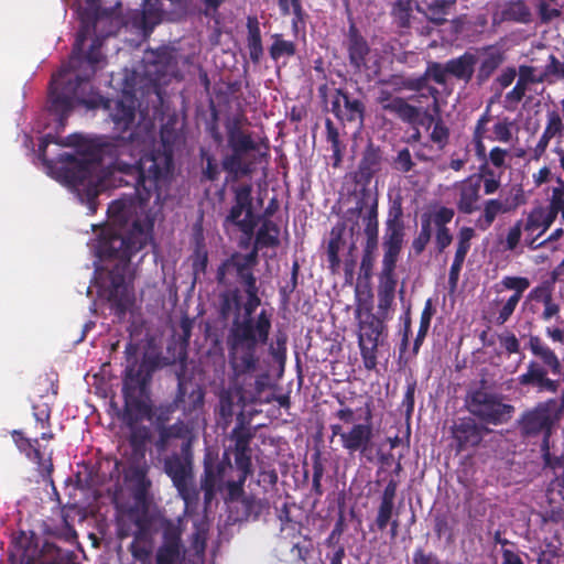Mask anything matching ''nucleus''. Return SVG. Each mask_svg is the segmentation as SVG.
Here are the masks:
<instances>
[{"label": "nucleus", "mask_w": 564, "mask_h": 564, "mask_svg": "<svg viewBox=\"0 0 564 564\" xmlns=\"http://www.w3.org/2000/svg\"><path fill=\"white\" fill-rule=\"evenodd\" d=\"M102 39L96 36L87 55L88 67L75 76L66 77V67L52 75L48 87V111L56 117L57 128L64 129L76 105L87 109L104 108L109 111L115 135L98 144L102 160L109 159V167L121 184L132 186L139 207L143 208L154 196L161 198V186L173 171L171 152L154 149L143 153L144 138L133 128L135 102L132 96L109 99L96 93L90 84L99 64L105 61L101 53Z\"/></svg>", "instance_id": "1"}, {"label": "nucleus", "mask_w": 564, "mask_h": 564, "mask_svg": "<svg viewBox=\"0 0 564 564\" xmlns=\"http://www.w3.org/2000/svg\"><path fill=\"white\" fill-rule=\"evenodd\" d=\"M153 221L132 220L131 228L108 229L98 242V254L102 260H115L108 272L109 284L102 289L113 314L122 319L134 303V294L126 283L132 256L142 250L151 239Z\"/></svg>", "instance_id": "2"}, {"label": "nucleus", "mask_w": 564, "mask_h": 564, "mask_svg": "<svg viewBox=\"0 0 564 564\" xmlns=\"http://www.w3.org/2000/svg\"><path fill=\"white\" fill-rule=\"evenodd\" d=\"M246 301L241 302V314L232 318L226 345L228 364L235 378L251 376L260 369V347L267 345L272 327L271 315L262 310L256 317V310L261 305L257 281L245 286Z\"/></svg>", "instance_id": "3"}, {"label": "nucleus", "mask_w": 564, "mask_h": 564, "mask_svg": "<svg viewBox=\"0 0 564 564\" xmlns=\"http://www.w3.org/2000/svg\"><path fill=\"white\" fill-rule=\"evenodd\" d=\"M137 349V346L132 343L127 344L124 349L127 366L122 372L123 406L120 411H124L129 419L132 411L145 412L150 410L149 400L151 399L153 373L160 367L159 356L144 354L138 360L135 357Z\"/></svg>", "instance_id": "4"}, {"label": "nucleus", "mask_w": 564, "mask_h": 564, "mask_svg": "<svg viewBox=\"0 0 564 564\" xmlns=\"http://www.w3.org/2000/svg\"><path fill=\"white\" fill-rule=\"evenodd\" d=\"M527 348L536 359L529 361L525 372L518 377V382L522 387H530L538 392L557 393L560 380L551 379L552 375L562 372V362L553 349L538 335H530Z\"/></svg>", "instance_id": "5"}, {"label": "nucleus", "mask_w": 564, "mask_h": 564, "mask_svg": "<svg viewBox=\"0 0 564 564\" xmlns=\"http://www.w3.org/2000/svg\"><path fill=\"white\" fill-rule=\"evenodd\" d=\"M10 557L17 564H78L74 551L42 540L32 531H20L13 536Z\"/></svg>", "instance_id": "6"}, {"label": "nucleus", "mask_w": 564, "mask_h": 564, "mask_svg": "<svg viewBox=\"0 0 564 564\" xmlns=\"http://www.w3.org/2000/svg\"><path fill=\"white\" fill-rule=\"evenodd\" d=\"M245 116H235L227 124L228 147L231 150L221 160V167L227 173L226 182L235 183L243 176L252 174L254 161L248 159L250 152L259 150L260 143L257 142L250 132L242 130Z\"/></svg>", "instance_id": "7"}, {"label": "nucleus", "mask_w": 564, "mask_h": 564, "mask_svg": "<svg viewBox=\"0 0 564 564\" xmlns=\"http://www.w3.org/2000/svg\"><path fill=\"white\" fill-rule=\"evenodd\" d=\"M372 310L370 300L360 301L355 308V318L358 322V345L367 370H373L377 366L379 341L387 332L386 321L389 318L373 313Z\"/></svg>", "instance_id": "8"}, {"label": "nucleus", "mask_w": 564, "mask_h": 564, "mask_svg": "<svg viewBox=\"0 0 564 564\" xmlns=\"http://www.w3.org/2000/svg\"><path fill=\"white\" fill-rule=\"evenodd\" d=\"M99 1L100 0H86L88 8L84 9L79 14L80 25L76 33L69 61L61 66L67 68L66 77L75 76V74L83 72L88 67L87 55L90 48L85 53L84 45L91 32V29H95L97 24L104 21H109L112 29L109 30L105 36H110L115 35L120 26V20L118 18L112 19L99 13Z\"/></svg>", "instance_id": "9"}, {"label": "nucleus", "mask_w": 564, "mask_h": 564, "mask_svg": "<svg viewBox=\"0 0 564 564\" xmlns=\"http://www.w3.org/2000/svg\"><path fill=\"white\" fill-rule=\"evenodd\" d=\"M466 404L474 416L492 425L509 422L516 411L514 406L503 402V395L490 388L484 379L477 388L468 392Z\"/></svg>", "instance_id": "10"}, {"label": "nucleus", "mask_w": 564, "mask_h": 564, "mask_svg": "<svg viewBox=\"0 0 564 564\" xmlns=\"http://www.w3.org/2000/svg\"><path fill=\"white\" fill-rule=\"evenodd\" d=\"M58 162L64 164L63 176L69 186L89 191L98 185L101 159L97 150L80 156L62 153L58 155Z\"/></svg>", "instance_id": "11"}, {"label": "nucleus", "mask_w": 564, "mask_h": 564, "mask_svg": "<svg viewBox=\"0 0 564 564\" xmlns=\"http://www.w3.org/2000/svg\"><path fill=\"white\" fill-rule=\"evenodd\" d=\"M557 419V403L554 399H549L524 411L518 420V425L521 435L524 437L542 435V441H550L553 426Z\"/></svg>", "instance_id": "12"}, {"label": "nucleus", "mask_w": 564, "mask_h": 564, "mask_svg": "<svg viewBox=\"0 0 564 564\" xmlns=\"http://www.w3.org/2000/svg\"><path fill=\"white\" fill-rule=\"evenodd\" d=\"M405 237V226L401 205L393 206L388 213L382 237L383 256L381 268L397 269Z\"/></svg>", "instance_id": "13"}, {"label": "nucleus", "mask_w": 564, "mask_h": 564, "mask_svg": "<svg viewBox=\"0 0 564 564\" xmlns=\"http://www.w3.org/2000/svg\"><path fill=\"white\" fill-rule=\"evenodd\" d=\"M365 202L359 200L354 208H348L341 220L337 221L329 232V240L326 248V256L328 262V269L333 274L339 272L341 260L339 258V251L346 245L345 234L347 229V225L350 223V232L351 235L355 231V228L358 226L359 218L361 216V212L364 209Z\"/></svg>", "instance_id": "14"}, {"label": "nucleus", "mask_w": 564, "mask_h": 564, "mask_svg": "<svg viewBox=\"0 0 564 564\" xmlns=\"http://www.w3.org/2000/svg\"><path fill=\"white\" fill-rule=\"evenodd\" d=\"M234 204L226 216V223L237 226L245 235L251 236L257 226L252 209V186L240 184L232 186Z\"/></svg>", "instance_id": "15"}, {"label": "nucleus", "mask_w": 564, "mask_h": 564, "mask_svg": "<svg viewBox=\"0 0 564 564\" xmlns=\"http://www.w3.org/2000/svg\"><path fill=\"white\" fill-rule=\"evenodd\" d=\"M366 242L362 248L360 262V275L369 281L373 275L376 252L378 249L379 220H378V200L375 198L366 215L364 216Z\"/></svg>", "instance_id": "16"}, {"label": "nucleus", "mask_w": 564, "mask_h": 564, "mask_svg": "<svg viewBox=\"0 0 564 564\" xmlns=\"http://www.w3.org/2000/svg\"><path fill=\"white\" fill-rule=\"evenodd\" d=\"M185 547L178 523L166 520L162 524V542L155 553V564H182Z\"/></svg>", "instance_id": "17"}, {"label": "nucleus", "mask_w": 564, "mask_h": 564, "mask_svg": "<svg viewBox=\"0 0 564 564\" xmlns=\"http://www.w3.org/2000/svg\"><path fill=\"white\" fill-rule=\"evenodd\" d=\"M177 389L174 397L177 409L182 410L186 417H197L198 413L203 410L205 403L204 389L194 383L191 379L186 378L183 371L176 373Z\"/></svg>", "instance_id": "18"}, {"label": "nucleus", "mask_w": 564, "mask_h": 564, "mask_svg": "<svg viewBox=\"0 0 564 564\" xmlns=\"http://www.w3.org/2000/svg\"><path fill=\"white\" fill-rule=\"evenodd\" d=\"M253 437L250 429L246 426L243 412L237 415V424L230 433V440L235 442V465L239 476L249 477L252 474L250 442Z\"/></svg>", "instance_id": "19"}, {"label": "nucleus", "mask_w": 564, "mask_h": 564, "mask_svg": "<svg viewBox=\"0 0 564 564\" xmlns=\"http://www.w3.org/2000/svg\"><path fill=\"white\" fill-rule=\"evenodd\" d=\"M150 410L145 412L132 411L131 417L126 416L124 411L118 412V419L129 430V445L134 455L144 458L147 444L150 441L151 433L150 429L145 425H139L140 422L149 417Z\"/></svg>", "instance_id": "20"}, {"label": "nucleus", "mask_w": 564, "mask_h": 564, "mask_svg": "<svg viewBox=\"0 0 564 564\" xmlns=\"http://www.w3.org/2000/svg\"><path fill=\"white\" fill-rule=\"evenodd\" d=\"M330 111L341 123L358 121L359 124H362L366 106L362 100L351 97L348 91L341 88H337L332 100Z\"/></svg>", "instance_id": "21"}, {"label": "nucleus", "mask_w": 564, "mask_h": 564, "mask_svg": "<svg viewBox=\"0 0 564 564\" xmlns=\"http://www.w3.org/2000/svg\"><path fill=\"white\" fill-rule=\"evenodd\" d=\"M346 48L349 64L355 70L361 72L369 68L370 45L354 22L348 28Z\"/></svg>", "instance_id": "22"}, {"label": "nucleus", "mask_w": 564, "mask_h": 564, "mask_svg": "<svg viewBox=\"0 0 564 564\" xmlns=\"http://www.w3.org/2000/svg\"><path fill=\"white\" fill-rule=\"evenodd\" d=\"M231 468L232 465L227 453L224 454L221 460L216 463L205 462L204 474L200 479V489L204 492L206 503L212 502L215 498L217 487L223 484L226 471Z\"/></svg>", "instance_id": "23"}, {"label": "nucleus", "mask_w": 564, "mask_h": 564, "mask_svg": "<svg viewBox=\"0 0 564 564\" xmlns=\"http://www.w3.org/2000/svg\"><path fill=\"white\" fill-rule=\"evenodd\" d=\"M229 276H235L236 280L243 286H247L257 281L253 272H250L235 253L225 259L217 268L216 281L218 285L228 288L231 284Z\"/></svg>", "instance_id": "24"}, {"label": "nucleus", "mask_w": 564, "mask_h": 564, "mask_svg": "<svg viewBox=\"0 0 564 564\" xmlns=\"http://www.w3.org/2000/svg\"><path fill=\"white\" fill-rule=\"evenodd\" d=\"M454 188L457 193L456 207L459 213L470 215L479 209L480 187L474 174L456 182Z\"/></svg>", "instance_id": "25"}, {"label": "nucleus", "mask_w": 564, "mask_h": 564, "mask_svg": "<svg viewBox=\"0 0 564 564\" xmlns=\"http://www.w3.org/2000/svg\"><path fill=\"white\" fill-rule=\"evenodd\" d=\"M452 435L456 442V451L460 453L481 443L484 429L474 419L462 417L454 424Z\"/></svg>", "instance_id": "26"}, {"label": "nucleus", "mask_w": 564, "mask_h": 564, "mask_svg": "<svg viewBox=\"0 0 564 564\" xmlns=\"http://www.w3.org/2000/svg\"><path fill=\"white\" fill-rule=\"evenodd\" d=\"M479 65L475 72V84L484 86L506 59L505 52L496 45L481 47L479 51Z\"/></svg>", "instance_id": "27"}, {"label": "nucleus", "mask_w": 564, "mask_h": 564, "mask_svg": "<svg viewBox=\"0 0 564 564\" xmlns=\"http://www.w3.org/2000/svg\"><path fill=\"white\" fill-rule=\"evenodd\" d=\"M398 285L395 269L380 268L378 273V314L389 317V311L392 307Z\"/></svg>", "instance_id": "28"}, {"label": "nucleus", "mask_w": 564, "mask_h": 564, "mask_svg": "<svg viewBox=\"0 0 564 564\" xmlns=\"http://www.w3.org/2000/svg\"><path fill=\"white\" fill-rule=\"evenodd\" d=\"M377 100L384 111L395 115L403 122L413 124L417 121L420 108L409 104L404 98L392 97L389 90L382 89Z\"/></svg>", "instance_id": "29"}, {"label": "nucleus", "mask_w": 564, "mask_h": 564, "mask_svg": "<svg viewBox=\"0 0 564 564\" xmlns=\"http://www.w3.org/2000/svg\"><path fill=\"white\" fill-rule=\"evenodd\" d=\"M478 56L469 51L446 61V72L458 82L468 85L475 76Z\"/></svg>", "instance_id": "30"}, {"label": "nucleus", "mask_w": 564, "mask_h": 564, "mask_svg": "<svg viewBox=\"0 0 564 564\" xmlns=\"http://www.w3.org/2000/svg\"><path fill=\"white\" fill-rule=\"evenodd\" d=\"M564 134V122L561 115L556 110H551L546 112V123L545 128L533 148L532 158L534 160H539L544 155L550 141L555 137H563Z\"/></svg>", "instance_id": "31"}, {"label": "nucleus", "mask_w": 564, "mask_h": 564, "mask_svg": "<svg viewBox=\"0 0 564 564\" xmlns=\"http://www.w3.org/2000/svg\"><path fill=\"white\" fill-rule=\"evenodd\" d=\"M372 426L369 423L354 424L352 427L341 435V445L350 454L360 452L364 454L372 440Z\"/></svg>", "instance_id": "32"}, {"label": "nucleus", "mask_w": 564, "mask_h": 564, "mask_svg": "<svg viewBox=\"0 0 564 564\" xmlns=\"http://www.w3.org/2000/svg\"><path fill=\"white\" fill-rule=\"evenodd\" d=\"M382 152L379 147L369 143L362 152L358 165V176L360 181L368 184L372 177L381 170Z\"/></svg>", "instance_id": "33"}, {"label": "nucleus", "mask_w": 564, "mask_h": 564, "mask_svg": "<svg viewBox=\"0 0 564 564\" xmlns=\"http://www.w3.org/2000/svg\"><path fill=\"white\" fill-rule=\"evenodd\" d=\"M158 438L154 443L159 453H165L172 440H185L191 435V429L182 420H177L174 424L158 426Z\"/></svg>", "instance_id": "34"}, {"label": "nucleus", "mask_w": 564, "mask_h": 564, "mask_svg": "<svg viewBox=\"0 0 564 564\" xmlns=\"http://www.w3.org/2000/svg\"><path fill=\"white\" fill-rule=\"evenodd\" d=\"M247 39L246 44L249 52L250 61L257 65L263 56V44L261 36L260 22L257 17L249 15L247 18Z\"/></svg>", "instance_id": "35"}, {"label": "nucleus", "mask_w": 564, "mask_h": 564, "mask_svg": "<svg viewBox=\"0 0 564 564\" xmlns=\"http://www.w3.org/2000/svg\"><path fill=\"white\" fill-rule=\"evenodd\" d=\"M188 465L178 454L171 455L164 462L166 475L180 491L184 490L187 486Z\"/></svg>", "instance_id": "36"}, {"label": "nucleus", "mask_w": 564, "mask_h": 564, "mask_svg": "<svg viewBox=\"0 0 564 564\" xmlns=\"http://www.w3.org/2000/svg\"><path fill=\"white\" fill-rule=\"evenodd\" d=\"M241 312V291L239 288H228L218 296V314L220 318L228 319Z\"/></svg>", "instance_id": "37"}, {"label": "nucleus", "mask_w": 564, "mask_h": 564, "mask_svg": "<svg viewBox=\"0 0 564 564\" xmlns=\"http://www.w3.org/2000/svg\"><path fill=\"white\" fill-rule=\"evenodd\" d=\"M456 0H421L420 4H424L426 11L423 13L426 19L434 25L441 26L446 23V15L449 14V10L454 7Z\"/></svg>", "instance_id": "38"}, {"label": "nucleus", "mask_w": 564, "mask_h": 564, "mask_svg": "<svg viewBox=\"0 0 564 564\" xmlns=\"http://www.w3.org/2000/svg\"><path fill=\"white\" fill-rule=\"evenodd\" d=\"M11 437L18 449L25 456L35 462L39 466L43 465V454L39 448V438L31 440L20 430H13Z\"/></svg>", "instance_id": "39"}, {"label": "nucleus", "mask_w": 564, "mask_h": 564, "mask_svg": "<svg viewBox=\"0 0 564 564\" xmlns=\"http://www.w3.org/2000/svg\"><path fill=\"white\" fill-rule=\"evenodd\" d=\"M413 8L417 12H424L422 6L415 0H397L393 3L391 15L399 28H410Z\"/></svg>", "instance_id": "40"}, {"label": "nucleus", "mask_w": 564, "mask_h": 564, "mask_svg": "<svg viewBox=\"0 0 564 564\" xmlns=\"http://www.w3.org/2000/svg\"><path fill=\"white\" fill-rule=\"evenodd\" d=\"M254 243L258 248H276L280 245V228L270 220L264 219L258 229Z\"/></svg>", "instance_id": "41"}, {"label": "nucleus", "mask_w": 564, "mask_h": 564, "mask_svg": "<svg viewBox=\"0 0 564 564\" xmlns=\"http://www.w3.org/2000/svg\"><path fill=\"white\" fill-rule=\"evenodd\" d=\"M241 519L258 520L269 510V502L264 498H258L254 495L243 496L240 499Z\"/></svg>", "instance_id": "42"}, {"label": "nucleus", "mask_w": 564, "mask_h": 564, "mask_svg": "<svg viewBox=\"0 0 564 564\" xmlns=\"http://www.w3.org/2000/svg\"><path fill=\"white\" fill-rule=\"evenodd\" d=\"M474 175L478 178L480 188L481 183L484 184V193L486 195L495 194L501 186V172L495 171L486 163H480L478 172L474 173Z\"/></svg>", "instance_id": "43"}, {"label": "nucleus", "mask_w": 564, "mask_h": 564, "mask_svg": "<svg viewBox=\"0 0 564 564\" xmlns=\"http://www.w3.org/2000/svg\"><path fill=\"white\" fill-rule=\"evenodd\" d=\"M272 44L269 47L270 58L279 62L282 57H293L296 54V43L283 37L281 33L271 35Z\"/></svg>", "instance_id": "44"}, {"label": "nucleus", "mask_w": 564, "mask_h": 564, "mask_svg": "<svg viewBox=\"0 0 564 564\" xmlns=\"http://www.w3.org/2000/svg\"><path fill=\"white\" fill-rule=\"evenodd\" d=\"M133 212H135L134 202L127 198L111 202L107 210L111 221L119 225H127Z\"/></svg>", "instance_id": "45"}, {"label": "nucleus", "mask_w": 564, "mask_h": 564, "mask_svg": "<svg viewBox=\"0 0 564 564\" xmlns=\"http://www.w3.org/2000/svg\"><path fill=\"white\" fill-rule=\"evenodd\" d=\"M427 83H429V78H427L426 74L424 73L423 75H421L419 77H408L406 79H401L400 88H405L406 90H413V91H421L423 89H427V95L421 94L420 97L431 96L433 98L434 110L438 111V101H437L438 90L433 86H429Z\"/></svg>", "instance_id": "46"}, {"label": "nucleus", "mask_w": 564, "mask_h": 564, "mask_svg": "<svg viewBox=\"0 0 564 564\" xmlns=\"http://www.w3.org/2000/svg\"><path fill=\"white\" fill-rule=\"evenodd\" d=\"M160 0H147L145 8L140 15V23L144 34L152 32L155 25L162 21Z\"/></svg>", "instance_id": "47"}, {"label": "nucleus", "mask_w": 564, "mask_h": 564, "mask_svg": "<svg viewBox=\"0 0 564 564\" xmlns=\"http://www.w3.org/2000/svg\"><path fill=\"white\" fill-rule=\"evenodd\" d=\"M432 237V216L424 213L421 216V229L416 237L412 240V250L415 256H420L426 249Z\"/></svg>", "instance_id": "48"}, {"label": "nucleus", "mask_w": 564, "mask_h": 564, "mask_svg": "<svg viewBox=\"0 0 564 564\" xmlns=\"http://www.w3.org/2000/svg\"><path fill=\"white\" fill-rule=\"evenodd\" d=\"M434 312H435V310L433 308L432 300L429 299L425 302V305L421 313L420 327H419L416 337L413 343V354L414 355H417V352L429 333Z\"/></svg>", "instance_id": "49"}, {"label": "nucleus", "mask_w": 564, "mask_h": 564, "mask_svg": "<svg viewBox=\"0 0 564 564\" xmlns=\"http://www.w3.org/2000/svg\"><path fill=\"white\" fill-rule=\"evenodd\" d=\"M149 408L150 413L149 417H145V420L152 421L154 420L155 429L158 426L166 425V423L172 419L173 413L178 410L177 403L173 400L172 402L162 403L158 406H153L151 399L149 400Z\"/></svg>", "instance_id": "50"}, {"label": "nucleus", "mask_w": 564, "mask_h": 564, "mask_svg": "<svg viewBox=\"0 0 564 564\" xmlns=\"http://www.w3.org/2000/svg\"><path fill=\"white\" fill-rule=\"evenodd\" d=\"M523 231L525 234V242L531 238L538 236V239L545 232L542 230V216L541 206L534 207L527 216L525 220H522Z\"/></svg>", "instance_id": "51"}, {"label": "nucleus", "mask_w": 564, "mask_h": 564, "mask_svg": "<svg viewBox=\"0 0 564 564\" xmlns=\"http://www.w3.org/2000/svg\"><path fill=\"white\" fill-rule=\"evenodd\" d=\"M235 400L234 395L228 390H221L219 393V401L217 406V414L224 427H227L234 416Z\"/></svg>", "instance_id": "52"}, {"label": "nucleus", "mask_w": 564, "mask_h": 564, "mask_svg": "<svg viewBox=\"0 0 564 564\" xmlns=\"http://www.w3.org/2000/svg\"><path fill=\"white\" fill-rule=\"evenodd\" d=\"M397 517H399V511L395 510L394 502L380 500L375 519L377 530L383 532L388 528L390 521Z\"/></svg>", "instance_id": "53"}, {"label": "nucleus", "mask_w": 564, "mask_h": 564, "mask_svg": "<svg viewBox=\"0 0 564 564\" xmlns=\"http://www.w3.org/2000/svg\"><path fill=\"white\" fill-rule=\"evenodd\" d=\"M508 20L519 23H530L532 13L528 4L523 0L511 1L505 11Z\"/></svg>", "instance_id": "54"}, {"label": "nucleus", "mask_w": 564, "mask_h": 564, "mask_svg": "<svg viewBox=\"0 0 564 564\" xmlns=\"http://www.w3.org/2000/svg\"><path fill=\"white\" fill-rule=\"evenodd\" d=\"M303 525L299 521H289L288 523L280 525L279 532V541L282 545L289 546V544L293 543L305 536L306 534L302 533Z\"/></svg>", "instance_id": "55"}, {"label": "nucleus", "mask_w": 564, "mask_h": 564, "mask_svg": "<svg viewBox=\"0 0 564 564\" xmlns=\"http://www.w3.org/2000/svg\"><path fill=\"white\" fill-rule=\"evenodd\" d=\"M200 159L205 163L202 167V180L216 182L220 176V170L216 158L205 149L199 151Z\"/></svg>", "instance_id": "56"}, {"label": "nucleus", "mask_w": 564, "mask_h": 564, "mask_svg": "<svg viewBox=\"0 0 564 564\" xmlns=\"http://www.w3.org/2000/svg\"><path fill=\"white\" fill-rule=\"evenodd\" d=\"M475 237V230L471 227H462L457 235V246L454 259L465 262L466 256L470 250L471 239Z\"/></svg>", "instance_id": "57"}, {"label": "nucleus", "mask_w": 564, "mask_h": 564, "mask_svg": "<svg viewBox=\"0 0 564 564\" xmlns=\"http://www.w3.org/2000/svg\"><path fill=\"white\" fill-rule=\"evenodd\" d=\"M508 158H510L509 150L494 147L482 163L488 164V166L502 174L509 167Z\"/></svg>", "instance_id": "58"}, {"label": "nucleus", "mask_w": 564, "mask_h": 564, "mask_svg": "<svg viewBox=\"0 0 564 564\" xmlns=\"http://www.w3.org/2000/svg\"><path fill=\"white\" fill-rule=\"evenodd\" d=\"M541 453L545 468H550L555 475L564 473V457L562 455H555L550 451V441H542Z\"/></svg>", "instance_id": "59"}, {"label": "nucleus", "mask_w": 564, "mask_h": 564, "mask_svg": "<svg viewBox=\"0 0 564 564\" xmlns=\"http://www.w3.org/2000/svg\"><path fill=\"white\" fill-rule=\"evenodd\" d=\"M312 468H313L312 490L316 496L321 497L323 495L322 478L325 473V467L322 462L321 453L318 451L312 455Z\"/></svg>", "instance_id": "60"}, {"label": "nucleus", "mask_w": 564, "mask_h": 564, "mask_svg": "<svg viewBox=\"0 0 564 564\" xmlns=\"http://www.w3.org/2000/svg\"><path fill=\"white\" fill-rule=\"evenodd\" d=\"M289 546L290 552L294 558L301 562H306L313 551V541L308 535H305L302 539L289 544Z\"/></svg>", "instance_id": "61"}, {"label": "nucleus", "mask_w": 564, "mask_h": 564, "mask_svg": "<svg viewBox=\"0 0 564 564\" xmlns=\"http://www.w3.org/2000/svg\"><path fill=\"white\" fill-rule=\"evenodd\" d=\"M508 209L505 206V204L497 198L487 199L484 204V212H482V219L486 225L485 228L491 226V224L495 221L496 217L501 214L506 213Z\"/></svg>", "instance_id": "62"}, {"label": "nucleus", "mask_w": 564, "mask_h": 564, "mask_svg": "<svg viewBox=\"0 0 564 564\" xmlns=\"http://www.w3.org/2000/svg\"><path fill=\"white\" fill-rule=\"evenodd\" d=\"M529 85L518 79L514 87L505 96V108L514 110L527 94Z\"/></svg>", "instance_id": "63"}, {"label": "nucleus", "mask_w": 564, "mask_h": 564, "mask_svg": "<svg viewBox=\"0 0 564 564\" xmlns=\"http://www.w3.org/2000/svg\"><path fill=\"white\" fill-rule=\"evenodd\" d=\"M547 497L550 502H564V473L555 475L547 488Z\"/></svg>", "instance_id": "64"}]
</instances>
